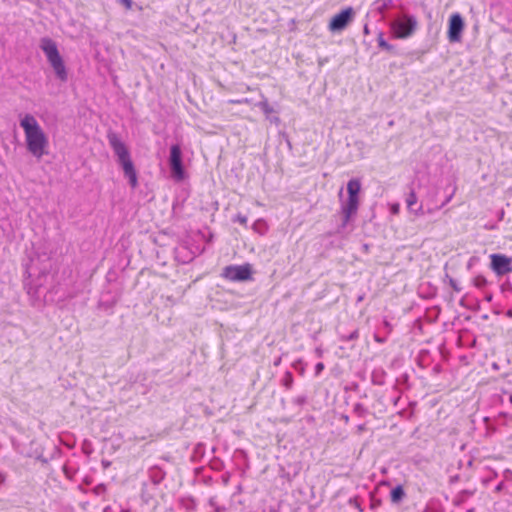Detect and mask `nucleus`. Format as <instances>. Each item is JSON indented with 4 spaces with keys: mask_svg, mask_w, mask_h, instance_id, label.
Returning a JSON list of instances; mask_svg holds the SVG:
<instances>
[{
    "mask_svg": "<svg viewBox=\"0 0 512 512\" xmlns=\"http://www.w3.org/2000/svg\"><path fill=\"white\" fill-rule=\"evenodd\" d=\"M20 126L25 133L27 150L33 156L41 158L46 154L45 148L48 145V139L39 123L33 115L26 114L20 120Z\"/></svg>",
    "mask_w": 512,
    "mask_h": 512,
    "instance_id": "nucleus-1",
    "label": "nucleus"
},
{
    "mask_svg": "<svg viewBox=\"0 0 512 512\" xmlns=\"http://www.w3.org/2000/svg\"><path fill=\"white\" fill-rule=\"evenodd\" d=\"M107 139L117 158V163L121 166L124 176L128 179L129 185L132 188H136L138 176L128 147L115 132L109 131Z\"/></svg>",
    "mask_w": 512,
    "mask_h": 512,
    "instance_id": "nucleus-2",
    "label": "nucleus"
},
{
    "mask_svg": "<svg viewBox=\"0 0 512 512\" xmlns=\"http://www.w3.org/2000/svg\"><path fill=\"white\" fill-rule=\"evenodd\" d=\"M361 191V182L353 178L347 183L348 198L341 203L342 223L340 228H345L349 221L357 214L359 208V193Z\"/></svg>",
    "mask_w": 512,
    "mask_h": 512,
    "instance_id": "nucleus-3",
    "label": "nucleus"
},
{
    "mask_svg": "<svg viewBox=\"0 0 512 512\" xmlns=\"http://www.w3.org/2000/svg\"><path fill=\"white\" fill-rule=\"evenodd\" d=\"M417 20L413 15H404L391 23V30L394 37L405 39L410 37L416 30Z\"/></svg>",
    "mask_w": 512,
    "mask_h": 512,
    "instance_id": "nucleus-4",
    "label": "nucleus"
},
{
    "mask_svg": "<svg viewBox=\"0 0 512 512\" xmlns=\"http://www.w3.org/2000/svg\"><path fill=\"white\" fill-rule=\"evenodd\" d=\"M168 163L172 176L176 180H183L185 169L182 161V150L179 144L171 145Z\"/></svg>",
    "mask_w": 512,
    "mask_h": 512,
    "instance_id": "nucleus-5",
    "label": "nucleus"
},
{
    "mask_svg": "<svg viewBox=\"0 0 512 512\" xmlns=\"http://www.w3.org/2000/svg\"><path fill=\"white\" fill-rule=\"evenodd\" d=\"M222 276L230 281L244 282L252 277V268L250 264L229 265L223 269Z\"/></svg>",
    "mask_w": 512,
    "mask_h": 512,
    "instance_id": "nucleus-6",
    "label": "nucleus"
},
{
    "mask_svg": "<svg viewBox=\"0 0 512 512\" xmlns=\"http://www.w3.org/2000/svg\"><path fill=\"white\" fill-rule=\"evenodd\" d=\"M490 267L498 276L512 272V258L505 254L495 253L490 255Z\"/></svg>",
    "mask_w": 512,
    "mask_h": 512,
    "instance_id": "nucleus-7",
    "label": "nucleus"
},
{
    "mask_svg": "<svg viewBox=\"0 0 512 512\" xmlns=\"http://www.w3.org/2000/svg\"><path fill=\"white\" fill-rule=\"evenodd\" d=\"M354 17V10L352 7L343 9L338 14L334 15L329 23V29L332 32H338L345 29Z\"/></svg>",
    "mask_w": 512,
    "mask_h": 512,
    "instance_id": "nucleus-8",
    "label": "nucleus"
},
{
    "mask_svg": "<svg viewBox=\"0 0 512 512\" xmlns=\"http://www.w3.org/2000/svg\"><path fill=\"white\" fill-rule=\"evenodd\" d=\"M464 29V21L459 13H454L449 18L448 39L450 42H459Z\"/></svg>",
    "mask_w": 512,
    "mask_h": 512,
    "instance_id": "nucleus-9",
    "label": "nucleus"
},
{
    "mask_svg": "<svg viewBox=\"0 0 512 512\" xmlns=\"http://www.w3.org/2000/svg\"><path fill=\"white\" fill-rule=\"evenodd\" d=\"M39 47L44 52L48 62L61 57L55 41L49 37L41 38Z\"/></svg>",
    "mask_w": 512,
    "mask_h": 512,
    "instance_id": "nucleus-10",
    "label": "nucleus"
},
{
    "mask_svg": "<svg viewBox=\"0 0 512 512\" xmlns=\"http://www.w3.org/2000/svg\"><path fill=\"white\" fill-rule=\"evenodd\" d=\"M49 64L53 68L56 77L62 81L65 82L68 79V74L66 70V66L64 64L63 58L60 57L58 59H55L53 61H50Z\"/></svg>",
    "mask_w": 512,
    "mask_h": 512,
    "instance_id": "nucleus-11",
    "label": "nucleus"
},
{
    "mask_svg": "<svg viewBox=\"0 0 512 512\" xmlns=\"http://www.w3.org/2000/svg\"><path fill=\"white\" fill-rule=\"evenodd\" d=\"M165 475H166V472L157 465L152 466L148 470V477L153 485L160 484L163 481V479L165 478Z\"/></svg>",
    "mask_w": 512,
    "mask_h": 512,
    "instance_id": "nucleus-12",
    "label": "nucleus"
},
{
    "mask_svg": "<svg viewBox=\"0 0 512 512\" xmlns=\"http://www.w3.org/2000/svg\"><path fill=\"white\" fill-rule=\"evenodd\" d=\"M406 205L410 212H413L415 215L422 214V206L417 205V196L413 190L407 195Z\"/></svg>",
    "mask_w": 512,
    "mask_h": 512,
    "instance_id": "nucleus-13",
    "label": "nucleus"
},
{
    "mask_svg": "<svg viewBox=\"0 0 512 512\" xmlns=\"http://www.w3.org/2000/svg\"><path fill=\"white\" fill-rule=\"evenodd\" d=\"M406 496L405 490L402 485H397L390 492V499L393 504L400 503Z\"/></svg>",
    "mask_w": 512,
    "mask_h": 512,
    "instance_id": "nucleus-14",
    "label": "nucleus"
},
{
    "mask_svg": "<svg viewBox=\"0 0 512 512\" xmlns=\"http://www.w3.org/2000/svg\"><path fill=\"white\" fill-rule=\"evenodd\" d=\"M394 4V0H376L374 2L375 10L384 17V13Z\"/></svg>",
    "mask_w": 512,
    "mask_h": 512,
    "instance_id": "nucleus-15",
    "label": "nucleus"
},
{
    "mask_svg": "<svg viewBox=\"0 0 512 512\" xmlns=\"http://www.w3.org/2000/svg\"><path fill=\"white\" fill-rule=\"evenodd\" d=\"M179 504L187 512H193L196 510L197 504L193 497H183L179 499Z\"/></svg>",
    "mask_w": 512,
    "mask_h": 512,
    "instance_id": "nucleus-16",
    "label": "nucleus"
},
{
    "mask_svg": "<svg viewBox=\"0 0 512 512\" xmlns=\"http://www.w3.org/2000/svg\"><path fill=\"white\" fill-rule=\"evenodd\" d=\"M257 106L263 111L266 117L269 119V115L274 112L273 107L268 103L267 100L260 101ZM270 121L279 122L278 117L270 118Z\"/></svg>",
    "mask_w": 512,
    "mask_h": 512,
    "instance_id": "nucleus-17",
    "label": "nucleus"
},
{
    "mask_svg": "<svg viewBox=\"0 0 512 512\" xmlns=\"http://www.w3.org/2000/svg\"><path fill=\"white\" fill-rule=\"evenodd\" d=\"M353 412L358 416V417H365L367 414H368V410L367 408L364 407L363 404L361 403H356L353 407Z\"/></svg>",
    "mask_w": 512,
    "mask_h": 512,
    "instance_id": "nucleus-18",
    "label": "nucleus"
},
{
    "mask_svg": "<svg viewBox=\"0 0 512 512\" xmlns=\"http://www.w3.org/2000/svg\"><path fill=\"white\" fill-rule=\"evenodd\" d=\"M293 381V374L290 371H287L282 379L283 386H285L287 389H290L293 385Z\"/></svg>",
    "mask_w": 512,
    "mask_h": 512,
    "instance_id": "nucleus-19",
    "label": "nucleus"
},
{
    "mask_svg": "<svg viewBox=\"0 0 512 512\" xmlns=\"http://www.w3.org/2000/svg\"><path fill=\"white\" fill-rule=\"evenodd\" d=\"M378 46L384 50H387V51H392L393 50V46L390 45L383 37V34L380 33L379 36H378Z\"/></svg>",
    "mask_w": 512,
    "mask_h": 512,
    "instance_id": "nucleus-20",
    "label": "nucleus"
},
{
    "mask_svg": "<svg viewBox=\"0 0 512 512\" xmlns=\"http://www.w3.org/2000/svg\"><path fill=\"white\" fill-rule=\"evenodd\" d=\"M473 283L477 288H483L487 285V279L483 275H477L473 279Z\"/></svg>",
    "mask_w": 512,
    "mask_h": 512,
    "instance_id": "nucleus-21",
    "label": "nucleus"
},
{
    "mask_svg": "<svg viewBox=\"0 0 512 512\" xmlns=\"http://www.w3.org/2000/svg\"><path fill=\"white\" fill-rule=\"evenodd\" d=\"M359 338V331L358 329H355L354 331H352L349 335L347 336H342L341 337V340L342 341H355Z\"/></svg>",
    "mask_w": 512,
    "mask_h": 512,
    "instance_id": "nucleus-22",
    "label": "nucleus"
},
{
    "mask_svg": "<svg viewBox=\"0 0 512 512\" xmlns=\"http://www.w3.org/2000/svg\"><path fill=\"white\" fill-rule=\"evenodd\" d=\"M307 397L305 395L297 396L293 399V403L297 406H302L306 403Z\"/></svg>",
    "mask_w": 512,
    "mask_h": 512,
    "instance_id": "nucleus-23",
    "label": "nucleus"
},
{
    "mask_svg": "<svg viewBox=\"0 0 512 512\" xmlns=\"http://www.w3.org/2000/svg\"><path fill=\"white\" fill-rule=\"evenodd\" d=\"M233 221H234V222H238V223H240L241 225H246V224H247V221H248V218H247V216H245V215L237 214Z\"/></svg>",
    "mask_w": 512,
    "mask_h": 512,
    "instance_id": "nucleus-24",
    "label": "nucleus"
},
{
    "mask_svg": "<svg viewBox=\"0 0 512 512\" xmlns=\"http://www.w3.org/2000/svg\"><path fill=\"white\" fill-rule=\"evenodd\" d=\"M209 505L212 506L215 510V512H223L225 510V507L216 505L215 498L209 499Z\"/></svg>",
    "mask_w": 512,
    "mask_h": 512,
    "instance_id": "nucleus-25",
    "label": "nucleus"
},
{
    "mask_svg": "<svg viewBox=\"0 0 512 512\" xmlns=\"http://www.w3.org/2000/svg\"><path fill=\"white\" fill-rule=\"evenodd\" d=\"M349 503L352 507H354L355 509H357L359 512H362V507L359 503V501L357 500V498H352L349 500Z\"/></svg>",
    "mask_w": 512,
    "mask_h": 512,
    "instance_id": "nucleus-26",
    "label": "nucleus"
},
{
    "mask_svg": "<svg viewBox=\"0 0 512 512\" xmlns=\"http://www.w3.org/2000/svg\"><path fill=\"white\" fill-rule=\"evenodd\" d=\"M449 284L453 288L454 291H456V292H460L461 291V287H459V285H458V283H457V281L455 279L451 278L449 280Z\"/></svg>",
    "mask_w": 512,
    "mask_h": 512,
    "instance_id": "nucleus-27",
    "label": "nucleus"
},
{
    "mask_svg": "<svg viewBox=\"0 0 512 512\" xmlns=\"http://www.w3.org/2000/svg\"><path fill=\"white\" fill-rule=\"evenodd\" d=\"M380 505H381V500L380 499L372 498V501H371V508L372 509H376Z\"/></svg>",
    "mask_w": 512,
    "mask_h": 512,
    "instance_id": "nucleus-28",
    "label": "nucleus"
},
{
    "mask_svg": "<svg viewBox=\"0 0 512 512\" xmlns=\"http://www.w3.org/2000/svg\"><path fill=\"white\" fill-rule=\"evenodd\" d=\"M323 369H324V364L322 362H319L316 364V366H315L316 374H320Z\"/></svg>",
    "mask_w": 512,
    "mask_h": 512,
    "instance_id": "nucleus-29",
    "label": "nucleus"
},
{
    "mask_svg": "<svg viewBox=\"0 0 512 512\" xmlns=\"http://www.w3.org/2000/svg\"><path fill=\"white\" fill-rule=\"evenodd\" d=\"M6 481V474L0 472V486Z\"/></svg>",
    "mask_w": 512,
    "mask_h": 512,
    "instance_id": "nucleus-30",
    "label": "nucleus"
},
{
    "mask_svg": "<svg viewBox=\"0 0 512 512\" xmlns=\"http://www.w3.org/2000/svg\"><path fill=\"white\" fill-rule=\"evenodd\" d=\"M264 224H265V222L263 220H258L257 222L254 223L253 228H254V230H256L257 226L264 225Z\"/></svg>",
    "mask_w": 512,
    "mask_h": 512,
    "instance_id": "nucleus-31",
    "label": "nucleus"
},
{
    "mask_svg": "<svg viewBox=\"0 0 512 512\" xmlns=\"http://www.w3.org/2000/svg\"><path fill=\"white\" fill-rule=\"evenodd\" d=\"M122 3L127 7L130 8L132 5V0H122Z\"/></svg>",
    "mask_w": 512,
    "mask_h": 512,
    "instance_id": "nucleus-32",
    "label": "nucleus"
},
{
    "mask_svg": "<svg viewBox=\"0 0 512 512\" xmlns=\"http://www.w3.org/2000/svg\"><path fill=\"white\" fill-rule=\"evenodd\" d=\"M357 429L359 432H362L366 429V426H365V424H360V425H358Z\"/></svg>",
    "mask_w": 512,
    "mask_h": 512,
    "instance_id": "nucleus-33",
    "label": "nucleus"
},
{
    "mask_svg": "<svg viewBox=\"0 0 512 512\" xmlns=\"http://www.w3.org/2000/svg\"><path fill=\"white\" fill-rule=\"evenodd\" d=\"M375 341L379 342V343H383L384 342V339L383 338H380L378 335H375Z\"/></svg>",
    "mask_w": 512,
    "mask_h": 512,
    "instance_id": "nucleus-34",
    "label": "nucleus"
},
{
    "mask_svg": "<svg viewBox=\"0 0 512 512\" xmlns=\"http://www.w3.org/2000/svg\"><path fill=\"white\" fill-rule=\"evenodd\" d=\"M503 488V482H500L497 486H496V491H501Z\"/></svg>",
    "mask_w": 512,
    "mask_h": 512,
    "instance_id": "nucleus-35",
    "label": "nucleus"
},
{
    "mask_svg": "<svg viewBox=\"0 0 512 512\" xmlns=\"http://www.w3.org/2000/svg\"><path fill=\"white\" fill-rule=\"evenodd\" d=\"M364 32H365V34H368V33H369V30H368V26H367V25H365V26H364Z\"/></svg>",
    "mask_w": 512,
    "mask_h": 512,
    "instance_id": "nucleus-36",
    "label": "nucleus"
},
{
    "mask_svg": "<svg viewBox=\"0 0 512 512\" xmlns=\"http://www.w3.org/2000/svg\"><path fill=\"white\" fill-rule=\"evenodd\" d=\"M486 300L487 301H491L492 300V295L490 294V295L486 296Z\"/></svg>",
    "mask_w": 512,
    "mask_h": 512,
    "instance_id": "nucleus-37",
    "label": "nucleus"
},
{
    "mask_svg": "<svg viewBox=\"0 0 512 512\" xmlns=\"http://www.w3.org/2000/svg\"><path fill=\"white\" fill-rule=\"evenodd\" d=\"M343 419L345 420V422H348V421H349V418H348V416H346V415H344V416H343Z\"/></svg>",
    "mask_w": 512,
    "mask_h": 512,
    "instance_id": "nucleus-38",
    "label": "nucleus"
},
{
    "mask_svg": "<svg viewBox=\"0 0 512 512\" xmlns=\"http://www.w3.org/2000/svg\"><path fill=\"white\" fill-rule=\"evenodd\" d=\"M342 193H343V189H340V191H339V197L340 198L342 197Z\"/></svg>",
    "mask_w": 512,
    "mask_h": 512,
    "instance_id": "nucleus-39",
    "label": "nucleus"
},
{
    "mask_svg": "<svg viewBox=\"0 0 512 512\" xmlns=\"http://www.w3.org/2000/svg\"><path fill=\"white\" fill-rule=\"evenodd\" d=\"M509 401L512 404V394H509Z\"/></svg>",
    "mask_w": 512,
    "mask_h": 512,
    "instance_id": "nucleus-40",
    "label": "nucleus"
},
{
    "mask_svg": "<svg viewBox=\"0 0 512 512\" xmlns=\"http://www.w3.org/2000/svg\"><path fill=\"white\" fill-rule=\"evenodd\" d=\"M503 215H504V211H501V213H499L500 218H502Z\"/></svg>",
    "mask_w": 512,
    "mask_h": 512,
    "instance_id": "nucleus-41",
    "label": "nucleus"
},
{
    "mask_svg": "<svg viewBox=\"0 0 512 512\" xmlns=\"http://www.w3.org/2000/svg\"><path fill=\"white\" fill-rule=\"evenodd\" d=\"M503 215H504V211H501V213H499L500 218H502Z\"/></svg>",
    "mask_w": 512,
    "mask_h": 512,
    "instance_id": "nucleus-42",
    "label": "nucleus"
},
{
    "mask_svg": "<svg viewBox=\"0 0 512 512\" xmlns=\"http://www.w3.org/2000/svg\"><path fill=\"white\" fill-rule=\"evenodd\" d=\"M450 199H451V196H449V197L446 199L445 203L449 202V201H450Z\"/></svg>",
    "mask_w": 512,
    "mask_h": 512,
    "instance_id": "nucleus-43",
    "label": "nucleus"
},
{
    "mask_svg": "<svg viewBox=\"0 0 512 512\" xmlns=\"http://www.w3.org/2000/svg\"><path fill=\"white\" fill-rule=\"evenodd\" d=\"M317 353L319 356L321 355V351L319 349H317Z\"/></svg>",
    "mask_w": 512,
    "mask_h": 512,
    "instance_id": "nucleus-44",
    "label": "nucleus"
},
{
    "mask_svg": "<svg viewBox=\"0 0 512 512\" xmlns=\"http://www.w3.org/2000/svg\"><path fill=\"white\" fill-rule=\"evenodd\" d=\"M166 512H175L173 509H169Z\"/></svg>",
    "mask_w": 512,
    "mask_h": 512,
    "instance_id": "nucleus-45",
    "label": "nucleus"
},
{
    "mask_svg": "<svg viewBox=\"0 0 512 512\" xmlns=\"http://www.w3.org/2000/svg\"><path fill=\"white\" fill-rule=\"evenodd\" d=\"M270 512H278V511H276V510H271Z\"/></svg>",
    "mask_w": 512,
    "mask_h": 512,
    "instance_id": "nucleus-46",
    "label": "nucleus"
}]
</instances>
